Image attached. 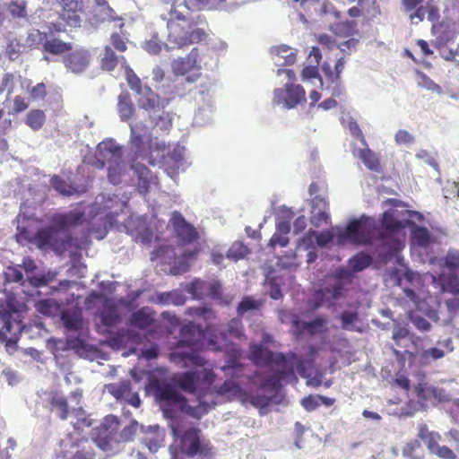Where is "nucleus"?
I'll return each mask as SVG.
<instances>
[{
  "label": "nucleus",
  "mask_w": 459,
  "mask_h": 459,
  "mask_svg": "<svg viewBox=\"0 0 459 459\" xmlns=\"http://www.w3.org/2000/svg\"><path fill=\"white\" fill-rule=\"evenodd\" d=\"M172 443L169 446V459H213L214 446L203 435L200 428L185 427L173 420L170 424Z\"/></svg>",
  "instance_id": "f257e3e1"
},
{
  "label": "nucleus",
  "mask_w": 459,
  "mask_h": 459,
  "mask_svg": "<svg viewBox=\"0 0 459 459\" xmlns=\"http://www.w3.org/2000/svg\"><path fill=\"white\" fill-rule=\"evenodd\" d=\"M160 18L167 22L168 37L165 46L168 50L183 48L206 38L205 30L195 26L186 11L161 2Z\"/></svg>",
  "instance_id": "f03ea898"
},
{
  "label": "nucleus",
  "mask_w": 459,
  "mask_h": 459,
  "mask_svg": "<svg viewBox=\"0 0 459 459\" xmlns=\"http://www.w3.org/2000/svg\"><path fill=\"white\" fill-rule=\"evenodd\" d=\"M23 307L24 305L20 304L13 295L0 299V317L4 323L0 329V342L4 344L9 354H13L18 348L17 343L24 327Z\"/></svg>",
  "instance_id": "7ed1b4c3"
},
{
  "label": "nucleus",
  "mask_w": 459,
  "mask_h": 459,
  "mask_svg": "<svg viewBox=\"0 0 459 459\" xmlns=\"http://www.w3.org/2000/svg\"><path fill=\"white\" fill-rule=\"evenodd\" d=\"M97 156L100 168H104L108 164V178L110 183H121L126 170L122 148L112 142H103L98 145Z\"/></svg>",
  "instance_id": "20e7f679"
},
{
  "label": "nucleus",
  "mask_w": 459,
  "mask_h": 459,
  "mask_svg": "<svg viewBox=\"0 0 459 459\" xmlns=\"http://www.w3.org/2000/svg\"><path fill=\"white\" fill-rule=\"evenodd\" d=\"M102 203H92L85 212L83 224L88 234H92L97 239H103L108 229L115 226L118 213L109 212L106 207H101Z\"/></svg>",
  "instance_id": "39448f33"
},
{
  "label": "nucleus",
  "mask_w": 459,
  "mask_h": 459,
  "mask_svg": "<svg viewBox=\"0 0 459 459\" xmlns=\"http://www.w3.org/2000/svg\"><path fill=\"white\" fill-rule=\"evenodd\" d=\"M146 391L154 395L155 399L164 403L163 413L166 418L175 420L176 412L172 406L178 408L184 395L170 384L151 377L146 385Z\"/></svg>",
  "instance_id": "423d86ee"
},
{
  "label": "nucleus",
  "mask_w": 459,
  "mask_h": 459,
  "mask_svg": "<svg viewBox=\"0 0 459 459\" xmlns=\"http://www.w3.org/2000/svg\"><path fill=\"white\" fill-rule=\"evenodd\" d=\"M375 231V220L369 217L361 216L358 220L351 221L344 230L337 236L339 244L350 242L352 244L369 245Z\"/></svg>",
  "instance_id": "0eeeda50"
},
{
  "label": "nucleus",
  "mask_w": 459,
  "mask_h": 459,
  "mask_svg": "<svg viewBox=\"0 0 459 459\" xmlns=\"http://www.w3.org/2000/svg\"><path fill=\"white\" fill-rule=\"evenodd\" d=\"M395 276L396 284L403 288L405 296L416 305L419 310H422V303L431 296L425 289L421 276L411 270H406L403 275H399V272L396 271Z\"/></svg>",
  "instance_id": "6e6552de"
},
{
  "label": "nucleus",
  "mask_w": 459,
  "mask_h": 459,
  "mask_svg": "<svg viewBox=\"0 0 459 459\" xmlns=\"http://www.w3.org/2000/svg\"><path fill=\"white\" fill-rule=\"evenodd\" d=\"M167 227L180 246L192 245L201 238L198 230L177 211L171 213Z\"/></svg>",
  "instance_id": "1a4fd4ad"
},
{
  "label": "nucleus",
  "mask_w": 459,
  "mask_h": 459,
  "mask_svg": "<svg viewBox=\"0 0 459 459\" xmlns=\"http://www.w3.org/2000/svg\"><path fill=\"white\" fill-rule=\"evenodd\" d=\"M307 101L306 91L299 84L286 83L283 88L273 91V102L287 109L294 108Z\"/></svg>",
  "instance_id": "9d476101"
},
{
  "label": "nucleus",
  "mask_w": 459,
  "mask_h": 459,
  "mask_svg": "<svg viewBox=\"0 0 459 459\" xmlns=\"http://www.w3.org/2000/svg\"><path fill=\"white\" fill-rule=\"evenodd\" d=\"M130 143L134 149L137 158L147 160L151 165H155V160L148 155L147 151L151 149L152 139L151 134L147 132V126L142 123L131 125Z\"/></svg>",
  "instance_id": "9b49d317"
},
{
  "label": "nucleus",
  "mask_w": 459,
  "mask_h": 459,
  "mask_svg": "<svg viewBox=\"0 0 459 459\" xmlns=\"http://www.w3.org/2000/svg\"><path fill=\"white\" fill-rule=\"evenodd\" d=\"M250 359L257 366H276L290 362V360H299V357L293 352L285 355L281 352H273L258 344L250 347Z\"/></svg>",
  "instance_id": "f8f14e48"
},
{
  "label": "nucleus",
  "mask_w": 459,
  "mask_h": 459,
  "mask_svg": "<svg viewBox=\"0 0 459 459\" xmlns=\"http://www.w3.org/2000/svg\"><path fill=\"white\" fill-rule=\"evenodd\" d=\"M443 266L449 273L440 276L444 290L459 295V251H449L444 258Z\"/></svg>",
  "instance_id": "ddd939ff"
},
{
  "label": "nucleus",
  "mask_w": 459,
  "mask_h": 459,
  "mask_svg": "<svg viewBox=\"0 0 459 459\" xmlns=\"http://www.w3.org/2000/svg\"><path fill=\"white\" fill-rule=\"evenodd\" d=\"M127 233L135 241L143 244L150 243L153 238V230L146 216H129L124 222Z\"/></svg>",
  "instance_id": "4468645a"
},
{
  "label": "nucleus",
  "mask_w": 459,
  "mask_h": 459,
  "mask_svg": "<svg viewBox=\"0 0 459 459\" xmlns=\"http://www.w3.org/2000/svg\"><path fill=\"white\" fill-rule=\"evenodd\" d=\"M60 6L59 18L70 27H80L82 15L85 13V0H61Z\"/></svg>",
  "instance_id": "2eb2a0df"
},
{
  "label": "nucleus",
  "mask_w": 459,
  "mask_h": 459,
  "mask_svg": "<svg viewBox=\"0 0 459 459\" xmlns=\"http://www.w3.org/2000/svg\"><path fill=\"white\" fill-rule=\"evenodd\" d=\"M302 362L299 359V360H290V362H285L281 365H276L281 368L276 370L273 374L265 377L261 383V388L274 391L278 390L281 385V382L282 380H286L288 378L297 379L294 371V365H301Z\"/></svg>",
  "instance_id": "dca6fc26"
},
{
  "label": "nucleus",
  "mask_w": 459,
  "mask_h": 459,
  "mask_svg": "<svg viewBox=\"0 0 459 459\" xmlns=\"http://www.w3.org/2000/svg\"><path fill=\"white\" fill-rule=\"evenodd\" d=\"M84 219L85 212L71 211L66 213H56L50 219V225L48 227L56 230L59 235V231L65 230L69 227L82 225Z\"/></svg>",
  "instance_id": "f3484780"
},
{
  "label": "nucleus",
  "mask_w": 459,
  "mask_h": 459,
  "mask_svg": "<svg viewBox=\"0 0 459 459\" xmlns=\"http://www.w3.org/2000/svg\"><path fill=\"white\" fill-rule=\"evenodd\" d=\"M343 290V283L337 282L331 287H325L316 290L314 294L312 307L317 309L324 306L333 307L334 301L342 297Z\"/></svg>",
  "instance_id": "a211bd4d"
},
{
  "label": "nucleus",
  "mask_w": 459,
  "mask_h": 459,
  "mask_svg": "<svg viewBox=\"0 0 459 459\" xmlns=\"http://www.w3.org/2000/svg\"><path fill=\"white\" fill-rule=\"evenodd\" d=\"M33 241L40 249L52 248L57 250L65 248V242L59 239L56 230L48 227L39 230L34 236Z\"/></svg>",
  "instance_id": "6ab92c4d"
},
{
  "label": "nucleus",
  "mask_w": 459,
  "mask_h": 459,
  "mask_svg": "<svg viewBox=\"0 0 459 459\" xmlns=\"http://www.w3.org/2000/svg\"><path fill=\"white\" fill-rule=\"evenodd\" d=\"M180 340L178 342V347H189L191 349H197L200 347V341L203 337L202 329L189 322L180 328Z\"/></svg>",
  "instance_id": "aec40b11"
},
{
  "label": "nucleus",
  "mask_w": 459,
  "mask_h": 459,
  "mask_svg": "<svg viewBox=\"0 0 459 459\" xmlns=\"http://www.w3.org/2000/svg\"><path fill=\"white\" fill-rule=\"evenodd\" d=\"M91 61L89 51L80 49L73 51L63 58L65 66L74 74H80L86 70Z\"/></svg>",
  "instance_id": "412c9836"
},
{
  "label": "nucleus",
  "mask_w": 459,
  "mask_h": 459,
  "mask_svg": "<svg viewBox=\"0 0 459 459\" xmlns=\"http://www.w3.org/2000/svg\"><path fill=\"white\" fill-rule=\"evenodd\" d=\"M199 51L194 48L185 57L176 59L172 63V70L176 75H186L192 71H199L201 66L198 63Z\"/></svg>",
  "instance_id": "4be33fe9"
},
{
  "label": "nucleus",
  "mask_w": 459,
  "mask_h": 459,
  "mask_svg": "<svg viewBox=\"0 0 459 459\" xmlns=\"http://www.w3.org/2000/svg\"><path fill=\"white\" fill-rule=\"evenodd\" d=\"M190 352L173 351L169 355L170 362L179 365L181 368L204 367L206 359L195 350L191 349Z\"/></svg>",
  "instance_id": "5701e85b"
},
{
  "label": "nucleus",
  "mask_w": 459,
  "mask_h": 459,
  "mask_svg": "<svg viewBox=\"0 0 459 459\" xmlns=\"http://www.w3.org/2000/svg\"><path fill=\"white\" fill-rule=\"evenodd\" d=\"M132 169L138 178L137 189L139 193L145 195L152 186L159 184L157 176L153 175L146 166L136 163L132 165Z\"/></svg>",
  "instance_id": "b1692460"
},
{
  "label": "nucleus",
  "mask_w": 459,
  "mask_h": 459,
  "mask_svg": "<svg viewBox=\"0 0 459 459\" xmlns=\"http://www.w3.org/2000/svg\"><path fill=\"white\" fill-rule=\"evenodd\" d=\"M212 406L207 402L204 401L202 396L199 395L197 403L195 405H190L187 402V399L184 396L178 410L191 418L200 420L203 416L209 412Z\"/></svg>",
  "instance_id": "393cba45"
},
{
  "label": "nucleus",
  "mask_w": 459,
  "mask_h": 459,
  "mask_svg": "<svg viewBox=\"0 0 459 459\" xmlns=\"http://www.w3.org/2000/svg\"><path fill=\"white\" fill-rule=\"evenodd\" d=\"M154 315V311L150 307H142L131 315L130 325L137 329L144 330L153 325Z\"/></svg>",
  "instance_id": "a878e982"
},
{
  "label": "nucleus",
  "mask_w": 459,
  "mask_h": 459,
  "mask_svg": "<svg viewBox=\"0 0 459 459\" xmlns=\"http://www.w3.org/2000/svg\"><path fill=\"white\" fill-rule=\"evenodd\" d=\"M172 380L174 384L181 390L189 394L195 393L198 385L196 371H187L175 374Z\"/></svg>",
  "instance_id": "bb28decb"
},
{
  "label": "nucleus",
  "mask_w": 459,
  "mask_h": 459,
  "mask_svg": "<svg viewBox=\"0 0 459 459\" xmlns=\"http://www.w3.org/2000/svg\"><path fill=\"white\" fill-rule=\"evenodd\" d=\"M121 64L122 66L127 65L124 56L117 55L110 46H105L103 56L100 59V65L104 71L111 72Z\"/></svg>",
  "instance_id": "cd10ccee"
},
{
  "label": "nucleus",
  "mask_w": 459,
  "mask_h": 459,
  "mask_svg": "<svg viewBox=\"0 0 459 459\" xmlns=\"http://www.w3.org/2000/svg\"><path fill=\"white\" fill-rule=\"evenodd\" d=\"M141 95L143 97L139 100V105L143 109L155 114L163 108V105H160L159 95L156 94L149 86H146L145 91Z\"/></svg>",
  "instance_id": "c85d7f7f"
},
{
  "label": "nucleus",
  "mask_w": 459,
  "mask_h": 459,
  "mask_svg": "<svg viewBox=\"0 0 459 459\" xmlns=\"http://www.w3.org/2000/svg\"><path fill=\"white\" fill-rule=\"evenodd\" d=\"M353 154L358 156L369 170L377 173L382 171L380 160L372 150L368 148L358 149L353 152Z\"/></svg>",
  "instance_id": "c756f323"
},
{
  "label": "nucleus",
  "mask_w": 459,
  "mask_h": 459,
  "mask_svg": "<svg viewBox=\"0 0 459 459\" xmlns=\"http://www.w3.org/2000/svg\"><path fill=\"white\" fill-rule=\"evenodd\" d=\"M117 110L123 121H128L134 116V107L128 91H123L119 94Z\"/></svg>",
  "instance_id": "7c9ffc66"
},
{
  "label": "nucleus",
  "mask_w": 459,
  "mask_h": 459,
  "mask_svg": "<svg viewBox=\"0 0 459 459\" xmlns=\"http://www.w3.org/2000/svg\"><path fill=\"white\" fill-rule=\"evenodd\" d=\"M345 63L346 61L343 57L339 58L335 63L333 70L331 68L328 63H324L322 65V70L326 80L335 84L336 86H339L341 82V74L344 69Z\"/></svg>",
  "instance_id": "2f4dec72"
},
{
  "label": "nucleus",
  "mask_w": 459,
  "mask_h": 459,
  "mask_svg": "<svg viewBox=\"0 0 459 459\" xmlns=\"http://www.w3.org/2000/svg\"><path fill=\"white\" fill-rule=\"evenodd\" d=\"M209 288V281L202 279H195L189 283H186L184 290L192 296L195 299H203L207 298Z\"/></svg>",
  "instance_id": "473e14b6"
},
{
  "label": "nucleus",
  "mask_w": 459,
  "mask_h": 459,
  "mask_svg": "<svg viewBox=\"0 0 459 459\" xmlns=\"http://www.w3.org/2000/svg\"><path fill=\"white\" fill-rule=\"evenodd\" d=\"M341 320V327L345 331L362 333L363 328L357 325L359 321V313L357 311H343L338 316Z\"/></svg>",
  "instance_id": "72a5a7b5"
},
{
  "label": "nucleus",
  "mask_w": 459,
  "mask_h": 459,
  "mask_svg": "<svg viewBox=\"0 0 459 459\" xmlns=\"http://www.w3.org/2000/svg\"><path fill=\"white\" fill-rule=\"evenodd\" d=\"M264 300L255 299L250 296L244 297L238 303L237 307V313L239 316H243L248 312L260 311L264 306Z\"/></svg>",
  "instance_id": "f704fd0d"
},
{
  "label": "nucleus",
  "mask_w": 459,
  "mask_h": 459,
  "mask_svg": "<svg viewBox=\"0 0 459 459\" xmlns=\"http://www.w3.org/2000/svg\"><path fill=\"white\" fill-rule=\"evenodd\" d=\"M184 158L182 154L174 150L164 160L163 166L165 170L169 176H174L178 173L179 169L183 166Z\"/></svg>",
  "instance_id": "c9c22d12"
},
{
  "label": "nucleus",
  "mask_w": 459,
  "mask_h": 459,
  "mask_svg": "<svg viewBox=\"0 0 459 459\" xmlns=\"http://www.w3.org/2000/svg\"><path fill=\"white\" fill-rule=\"evenodd\" d=\"M418 437L424 442L431 453L438 446L437 441L440 438L439 434L429 431L426 425H420L419 427Z\"/></svg>",
  "instance_id": "e433bc0d"
},
{
  "label": "nucleus",
  "mask_w": 459,
  "mask_h": 459,
  "mask_svg": "<svg viewBox=\"0 0 459 459\" xmlns=\"http://www.w3.org/2000/svg\"><path fill=\"white\" fill-rule=\"evenodd\" d=\"M72 49V45L59 39H48L44 43V51L52 55H62Z\"/></svg>",
  "instance_id": "4c0bfd02"
},
{
  "label": "nucleus",
  "mask_w": 459,
  "mask_h": 459,
  "mask_svg": "<svg viewBox=\"0 0 459 459\" xmlns=\"http://www.w3.org/2000/svg\"><path fill=\"white\" fill-rule=\"evenodd\" d=\"M372 261L371 255L360 252L349 259L348 265L352 273H359L368 267L372 264Z\"/></svg>",
  "instance_id": "58836bf2"
},
{
  "label": "nucleus",
  "mask_w": 459,
  "mask_h": 459,
  "mask_svg": "<svg viewBox=\"0 0 459 459\" xmlns=\"http://www.w3.org/2000/svg\"><path fill=\"white\" fill-rule=\"evenodd\" d=\"M402 454L407 459H425L424 451L418 439L407 442L403 447Z\"/></svg>",
  "instance_id": "ea45409f"
},
{
  "label": "nucleus",
  "mask_w": 459,
  "mask_h": 459,
  "mask_svg": "<svg viewBox=\"0 0 459 459\" xmlns=\"http://www.w3.org/2000/svg\"><path fill=\"white\" fill-rule=\"evenodd\" d=\"M208 1L209 0H161V2L166 4L186 11L187 13H189L192 9L201 8V6L208 4Z\"/></svg>",
  "instance_id": "a19ab883"
},
{
  "label": "nucleus",
  "mask_w": 459,
  "mask_h": 459,
  "mask_svg": "<svg viewBox=\"0 0 459 459\" xmlns=\"http://www.w3.org/2000/svg\"><path fill=\"white\" fill-rule=\"evenodd\" d=\"M357 23L353 21H345L336 22L332 26V30L335 36L346 38L354 35L357 32Z\"/></svg>",
  "instance_id": "79ce46f5"
},
{
  "label": "nucleus",
  "mask_w": 459,
  "mask_h": 459,
  "mask_svg": "<svg viewBox=\"0 0 459 459\" xmlns=\"http://www.w3.org/2000/svg\"><path fill=\"white\" fill-rule=\"evenodd\" d=\"M416 78H417V85L420 88H423L427 91H429L433 93H437L441 95L443 93V89L440 85L436 83L432 79H430L426 74L423 72L417 70L416 71Z\"/></svg>",
  "instance_id": "37998d69"
},
{
  "label": "nucleus",
  "mask_w": 459,
  "mask_h": 459,
  "mask_svg": "<svg viewBox=\"0 0 459 459\" xmlns=\"http://www.w3.org/2000/svg\"><path fill=\"white\" fill-rule=\"evenodd\" d=\"M50 185L56 192L65 196H70L78 192L74 186L68 184L57 175L52 176Z\"/></svg>",
  "instance_id": "c03bdc74"
},
{
  "label": "nucleus",
  "mask_w": 459,
  "mask_h": 459,
  "mask_svg": "<svg viewBox=\"0 0 459 459\" xmlns=\"http://www.w3.org/2000/svg\"><path fill=\"white\" fill-rule=\"evenodd\" d=\"M312 201H325L328 198V187L325 181L312 182L308 188Z\"/></svg>",
  "instance_id": "a18cd8bd"
},
{
  "label": "nucleus",
  "mask_w": 459,
  "mask_h": 459,
  "mask_svg": "<svg viewBox=\"0 0 459 459\" xmlns=\"http://www.w3.org/2000/svg\"><path fill=\"white\" fill-rule=\"evenodd\" d=\"M73 415L75 419L73 422V426L75 430L82 431L85 428L91 427L93 423L92 420L82 407L74 409L73 411Z\"/></svg>",
  "instance_id": "49530a36"
},
{
  "label": "nucleus",
  "mask_w": 459,
  "mask_h": 459,
  "mask_svg": "<svg viewBox=\"0 0 459 459\" xmlns=\"http://www.w3.org/2000/svg\"><path fill=\"white\" fill-rule=\"evenodd\" d=\"M126 69V80L132 91H134L136 94L141 95L145 91V88L147 85L143 86L141 79L137 76V74L134 72V70L127 65L125 67Z\"/></svg>",
  "instance_id": "de8ad7c7"
},
{
  "label": "nucleus",
  "mask_w": 459,
  "mask_h": 459,
  "mask_svg": "<svg viewBox=\"0 0 459 459\" xmlns=\"http://www.w3.org/2000/svg\"><path fill=\"white\" fill-rule=\"evenodd\" d=\"M46 122V115L41 109H31L26 117V124L34 131L39 130Z\"/></svg>",
  "instance_id": "09e8293b"
},
{
  "label": "nucleus",
  "mask_w": 459,
  "mask_h": 459,
  "mask_svg": "<svg viewBox=\"0 0 459 459\" xmlns=\"http://www.w3.org/2000/svg\"><path fill=\"white\" fill-rule=\"evenodd\" d=\"M61 320L65 327L70 331H79L82 326V317L79 315L73 312H62Z\"/></svg>",
  "instance_id": "8fccbe9b"
},
{
  "label": "nucleus",
  "mask_w": 459,
  "mask_h": 459,
  "mask_svg": "<svg viewBox=\"0 0 459 459\" xmlns=\"http://www.w3.org/2000/svg\"><path fill=\"white\" fill-rule=\"evenodd\" d=\"M310 220L315 227L319 228L324 225H328L331 219L326 211L318 208L317 203H313Z\"/></svg>",
  "instance_id": "3c124183"
},
{
  "label": "nucleus",
  "mask_w": 459,
  "mask_h": 459,
  "mask_svg": "<svg viewBox=\"0 0 459 459\" xmlns=\"http://www.w3.org/2000/svg\"><path fill=\"white\" fill-rule=\"evenodd\" d=\"M411 238L415 245L427 247L430 243V233L424 227H416L411 231Z\"/></svg>",
  "instance_id": "603ef678"
},
{
  "label": "nucleus",
  "mask_w": 459,
  "mask_h": 459,
  "mask_svg": "<svg viewBox=\"0 0 459 459\" xmlns=\"http://www.w3.org/2000/svg\"><path fill=\"white\" fill-rule=\"evenodd\" d=\"M50 405L57 411L61 420H66L69 414V407L65 397L55 394L50 399Z\"/></svg>",
  "instance_id": "864d4df0"
},
{
  "label": "nucleus",
  "mask_w": 459,
  "mask_h": 459,
  "mask_svg": "<svg viewBox=\"0 0 459 459\" xmlns=\"http://www.w3.org/2000/svg\"><path fill=\"white\" fill-rule=\"evenodd\" d=\"M152 118V123L154 126L160 127L161 130H168L172 126V117L169 113L160 109V112H156L155 114L150 115Z\"/></svg>",
  "instance_id": "5fc2aeb1"
},
{
  "label": "nucleus",
  "mask_w": 459,
  "mask_h": 459,
  "mask_svg": "<svg viewBox=\"0 0 459 459\" xmlns=\"http://www.w3.org/2000/svg\"><path fill=\"white\" fill-rule=\"evenodd\" d=\"M109 393L117 399H123L131 394V383L122 381L118 384H112L108 386Z\"/></svg>",
  "instance_id": "6e6d98bb"
},
{
  "label": "nucleus",
  "mask_w": 459,
  "mask_h": 459,
  "mask_svg": "<svg viewBox=\"0 0 459 459\" xmlns=\"http://www.w3.org/2000/svg\"><path fill=\"white\" fill-rule=\"evenodd\" d=\"M381 226L388 232H397L403 228L402 223L390 212H385L382 214Z\"/></svg>",
  "instance_id": "4d7b16f0"
},
{
  "label": "nucleus",
  "mask_w": 459,
  "mask_h": 459,
  "mask_svg": "<svg viewBox=\"0 0 459 459\" xmlns=\"http://www.w3.org/2000/svg\"><path fill=\"white\" fill-rule=\"evenodd\" d=\"M444 356L445 351L442 349L432 347L420 353V361L425 365L430 363L432 360L439 359Z\"/></svg>",
  "instance_id": "13d9d810"
},
{
  "label": "nucleus",
  "mask_w": 459,
  "mask_h": 459,
  "mask_svg": "<svg viewBox=\"0 0 459 459\" xmlns=\"http://www.w3.org/2000/svg\"><path fill=\"white\" fill-rule=\"evenodd\" d=\"M249 253L248 248L241 242H235L227 251V257L233 260L244 258Z\"/></svg>",
  "instance_id": "bf43d9fd"
},
{
  "label": "nucleus",
  "mask_w": 459,
  "mask_h": 459,
  "mask_svg": "<svg viewBox=\"0 0 459 459\" xmlns=\"http://www.w3.org/2000/svg\"><path fill=\"white\" fill-rule=\"evenodd\" d=\"M316 231L309 230L298 242L296 250H310L315 247Z\"/></svg>",
  "instance_id": "052dcab7"
},
{
  "label": "nucleus",
  "mask_w": 459,
  "mask_h": 459,
  "mask_svg": "<svg viewBox=\"0 0 459 459\" xmlns=\"http://www.w3.org/2000/svg\"><path fill=\"white\" fill-rule=\"evenodd\" d=\"M443 195L445 199H455L459 197V180L447 181L443 187Z\"/></svg>",
  "instance_id": "680f3d73"
},
{
  "label": "nucleus",
  "mask_w": 459,
  "mask_h": 459,
  "mask_svg": "<svg viewBox=\"0 0 459 459\" xmlns=\"http://www.w3.org/2000/svg\"><path fill=\"white\" fill-rule=\"evenodd\" d=\"M409 318L419 331L427 332L431 328L430 323L415 312H411L409 314Z\"/></svg>",
  "instance_id": "e2e57ef3"
},
{
  "label": "nucleus",
  "mask_w": 459,
  "mask_h": 459,
  "mask_svg": "<svg viewBox=\"0 0 459 459\" xmlns=\"http://www.w3.org/2000/svg\"><path fill=\"white\" fill-rule=\"evenodd\" d=\"M326 325V319L323 316H317L315 320L310 322H306L307 332L310 335H315L317 333H320Z\"/></svg>",
  "instance_id": "0e129e2a"
},
{
  "label": "nucleus",
  "mask_w": 459,
  "mask_h": 459,
  "mask_svg": "<svg viewBox=\"0 0 459 459\" xmlns=\"http://www.w3.org/2000/svg\"><path fill=\"white\" fill-rule=\"evenodd\" d=\"M112 49L124 53L127 49L126 40L119 33L114 32L110 35V45Z\"/></svg>",
  "instance_id": "69168bd1"
},
{
  "label": "nucleus",
  "mask_w": 459,
  "mask_h": 459,
  "mask_svg": "<svg viewBox=\"0 0 459 459\" xmlns=\"http://www.w3.org/2000/svg\"><path fill=\"white\" fill-rule=\"evenodd\" d=\"M227 333L234 337L241 338L244 335V328L240 319L233 318L227 325Z\"/></svg>",
  "instance_id": "338daca9"
},
{
  "label": "nucleus",
  "mask_w": 459,
  "mask_h": 459,
  "mask_svg": "<svg viewBox=\"0 0 459 459\" xmlns=\"http://www.w3.org/2000/svg\"><path fill=\"white\" fill-rule=\"evenodd\" d=\"M22 45L16 39L8 42L5 54L10 60H15L18 58L22 52Z\"/></svg>",
  "instance_id": "774afa93"
}]
</instances>
